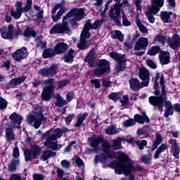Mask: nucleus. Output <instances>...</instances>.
I'll return each instance as SVG.
<instances>
[{"label":"nucleus","mask_w":180,"mask_h":180,"mask_svg":"<svg viewBox=\"0 0 180 180\" xmlns=\"http://www.w3.org/2000/svg\"><path fill=\"white\" fill-rule=\"evenodd\" d=\"M118 158V161H113L110 164V167L115 168V172L118 175H122V174H124L126 176L130 175L133 171L131 160L124 153H120Z\"/></svg>","instance_id":"1"},{"label":"nucleus","mask_w":180,"mask_h":180,"mask_svg":"<svg viewBox=\"0 0 180 180\" xmlns=\"http://www.w3.org/2000/svg\"><path fill=\"white\" fill-rule=\"evenodd\" d=\"M164 75L160 76V85L162 86V94L160 96H150L149 97V102L153 106H157L160 112H162V107L164 106V101H167V89H165V84L164 82Z\"/></svg>","instance_id":"2"},{"label":"nucleus","mask_w":180,"mask_h":180,"mask_svg":"<svg viewBox=\"0 0 180 180\" xmlns=\"http://www.w3.org/2000/svg\"><path fill=\"white\" fill-rule=\"evenodd\" d=\"M43 84L44 87L41 93L42 101L49 102L54 95V90L56 89V84H54V79L50 78L44 81Z\"/></svg>","instance_id":"3"},{"label":"nucleus","mask_w":180,"mask_h":180,"mask_svg":"<svg viewBox=\"0 0 180 180\" xmlns=\"http://www.w3.org/2000/svg\"><path fill=\"white\" fill-rule=\"evenodd\" d=\"M32 0H27V2L25 4V6L22 8L23 2L17 1L15 4V11L11 10V15L14 19H20L22 13H26L32 9Z\"/></svg>","instance_id":"4"},{"label":"nucleus","mask_w":180,"mask_h":180,"mask_svg":"<svg viewBox=\"0 0 180 180\" xmlns=\"http://www.w3.org/2000/svg\"><path fill=\"white\" fill-rule=\"evenodd\" d=\"M61 136H63L61 129H56L53 134L46 140L44 146L50 147V148L54 150L61 148V145H57V139H60Z\"/></svg>","instance_id":"5"},{"label":"nucleus","mask_w":180,"mask_h":180,"mask_svg":"<svg viewBox=\"0 0 180 180\" xmlns=\"http://www.w3.org/2000/svg\"><path fill=\"white\" fill-rule=\"evenodd\" d=\"M70 26L68 25V20L64 16L62 24L55 25L49 31L50 34H57L60 33H68L70 32Z\"/></svg>","instance_id":"6"},{"label":"nucleus","mask_w":180,"mask_h":180,"mask_svg":"<svg viewBox=\"0 0 180 180\" xmlns=\"http://www.w3.org/2000/svg\"><path fill=\"white\" fill-rule=\"evenodd\" d=\"M108 71H110V64L109 61L101 59L98 62L94 70V74L96 77H99V75H103V74L108 72Z\"/></svg>","instance_id":"7"},{"label":"nucleus","mask_w":180,"mask_h":180,"mask_svg":"<svg viewBox=\"0 0 180 180\" xmlns=\"http://www.w3.org/2000/svg\"><path fill=\"white\" fill-rule=\"evenodd\" d=\"M102 25H103V19L97 20L93 24L91 22V20H86L83 28V34H86V37H91V32H89V30H91V29L96 30L99 29Z\"/></svg>","instance_id":"8"},{"label":"nucleus","mask_w":180,"mask_h":180,"mask_svg":"<svg viewBox=\"0 0 180 180\" xmlns=\"http://www.w3.org/2000/svg\"><path fill=\"white\" fill-rule=\"evenodd\" d=\"M46 117H44L41 112H35L27 117L29 124H32L33 123L35 129H39L41 125V122H46Z\"/></svg>","instance_id":"9"},{"label":"nucleus","mask_w":180,"mask_h":180,"mask_svg":"<svg viewBox=\"0 0 180 180\" xmlns=\"http://www.w3.org/2000/svg\"><path fill=\"white\" fill-rule=\"evenodd\" d=\"M110 56L117 62L115 66V70L117 72H120V71H123L126 68V58H124V56L116 52H111Z\"/></svg>","instance_id":"10"},{"label":"nucleus","mask_w":180,"mask_h":180,"mask_svg":"<svg viewBox=\"0 0 180 180\" xmlns=\"http://www.w3.org/2000/svg\"><path fill=\"white\" fill-rule=\"evenodd\" d=\"M84 15L85 10H84V8H74L68 13L65 17H66L67 20H68V18H72V16L75 18V20H82L85 16Z\"/></svg>","instance_id":"11"},{"label":"nucleus","mask_w":180,"mask_h":180,"mask_svg":"<svg viewBox=\"0 0 180 180\" xmlns=\"http://www.w3.org/2000/svg\"><path fill=\"white\" fill-rule=\"evenodd\" d=\"M41 150L38 146H32V151L30 150H27L24 154L25 157V161H32V160H35L37 155H40Z\"/></svg>","instance_id":"12"},{"label":"nucleus","mask_w":180,"mask_h":180,"mask_svg":"<svg viewBox=\"0 0 180 180\" xmlns=\"http://www.w3.org/2000/svg\"><path fill=\"white\" fill-rule=\"evenodd\" d=\"M57 65H52L49 68H44L40 70L39 72V75L41 77H54L57 74Z\"/></svg>","instance_id":"13"},{"label":"nucleus","mask_w":180,"mask_h":180,"mask_svg":"<svg viewBox=\"0 0 180 180\" xmlns=\"http://www.w3.org/2000/svg\"><path fill=\"white\" fill-rule=\"evenodd\" d=\"M96 58H98L96 51L94 49H91L87 56L84 58V63H87L89 67H95V64H96Z\"/></svg>","instance_id":"14"},{"label":"nucleus","mask_w":180,"mask_h":180,"mask_svg":"<svg viewBox=\"0 0 180 180\" xmlns=\"http://www.w3.org/2000/svg\"><path fill=\"white\" fill-rule=\"evenodd\" d=\"M84 30H82L80 34V39L79 44H77L78 49L80 50H86L89 46H91V41L87 40L86 39H89L90 37H86L85 34H84Z\"/></svg>","instance_id":"15"},{"label":"nucleus","mask_w":180,"mask_h":180,"mask_svg":"<svg viewBox=\"0 0 180 180\" xmlns=\"http://www.w3.org/2000/svg\"><path fill=\"white\" fill-rule=\"evenodd\" d=\"M139 78L142 80V85L147 86L150 84V72L146 68H140Z\"/></svg>","instance_id":"16"},{"label":"nucleus","mask_w":180,"mask_h":180,"mask_svg":"<svg viewBox=\"0 0 180 180\" xmlns=\"http://www.w3.org/2000/svg\"><path fill=\"white\" fill-rule=\"evenodd\" d=\"M27 49L25 47H22L20 49L15 51V52L13 53L12 57L14 60L17 61H20L21 60H25L26 57H27Z\"/></svg>","instance_id":"17"},{"label":"nucleus","mask_w":180,"mask_h":180,"mask_svg":"<svg viewBox=\"0 0 180 180\" xmlns=\"http://www.w3.org/2000/svg\"><path fill=\"white\" fill-rule=\"evenodd\" d=\"M167 44L170 49L178 50L180 47V36L178 34H174L172 38L167 39Z\"/></svg>","instance_id":"18"},{"label":"nucleus","mask_w":180,"mask_h":180,"mask_svg":"<svg viewBox=\"0 0 180 180\" xmlns=\"http://www.w3.org/2000/svg\"><path fill=\"white\" fill-rule=\"evenodd\" d=\"M109 16L112 20H119L120 19V7L117 3L115 4L114 8L111 7L109 11Z\"/></svg>","instance_id":"19"},{"label":"nucleus","mask_w":180,"mask_h":180,"mask_svg":"<svg viewBox=\"0 0 180 180\" xmlns=\"http://www.w3.org/2000/svg\"><path fill=\"white\" fill-rule=\"evenodd\" d=\"M148 46V39L146 37H140L136 41L134 50L140 51V50H146Z\"/></svg>","instance_id":"20"},{"label":"nucleus","mask_w":180,"mask_h":180,"mask_svg":"<svg viewBox=\"0 0 180 180\" xmlns=\"http://www.w3.org/2000/svg\"><path fill=\"white\" fill-rule=\"evenodd\" d=\"M129 82L131 89L135 91V92L140 91L144 86L143 82H141L137 78H131L129 80Z\"/></svg>","instance_id":"21"},{"label":"nucleus","mask_w":180,"mask_h":180,"mask_svg":"<svg viewBox=\"0 0 180 180\" xmlns=\"http://www.w3.org/2000/svg\"><path fill=\"white\" fill-rule=\"evenodd\" d=\"M101 141H102V138H98L96 135H93L91 137H89V143L91 147L94 148V151H98Z\"/></svg>","instance_id":"22"},{"label":"nucleus","mask_w":180,"mask_h":180,"mask_svg":"<svg viewBox=\"0 0 180 180\" xmlns=\"http://www.w3.org/2000/svg\"><path fill=\"white\" fill-rule=\"evenodd\" d=\"M9 119L11 122L13 123L15 127H20L22 120H23V117L16 112L11 114Z\"/></svg>","instance_id":"23"},{"label":"nucleus","mask_w":180,"mask_h":180,"mask_svg":"<svg viewBox=\"0 0 180 180\" xmlns=\"http://www.w3.org/2000/svg\"><path fill=\"white\" fill-rule=\"evenodd\" d=\"M169 143L172 147V153L175 158H179L180 148L179 145L176 143L175 139H170Z\"/></svg>","instance_id":"24"},{"label":"nucleus","mask_w":180,"mask_h":180,"mask_svg":"<svg viewBox=\"0 0 180 180\" xmlns=\"http://www.w3.org/2000/svg\"><path fill=\"white\" fill-rule=\"evenodd\" d=\"M5 140L6 143H12V141H15V132H13V129L11 127L6 128Z\"/></svg>","instance_id":"25"},{"label":"nucleus","mask_w":180,"mask_h":180,"mask_svg":"<svg viewBox=\"0 0 180 180\" xmlns=\"http://www.w3.org/2000/svg\"><path fill=\"white\" fill-rule=\"evenodd\" d=\"M169 56V52L165 51H161L159 54L160 64H162L163 65L169 64V61H171V57Z\"/></svg>","instance_id":"26"},{"label":"nucleus","mask_w":180,"mask_h":180,"mask_svg":"<svg viewBox=\"0 0 180 180\" xmlns=\"http://www.w3.org/2000/svg\"><path fill=\"white\" fill-rule=\"evenodd\" d=\"M26 81L25 76H21L20 77L13 78L8 83L9 88H15L18 86V85H20V84H23Z\"/></svg>","instance_id":"27"},{"label":"nucleus","mask_w":180,"mask_h":180,"mask_svg":"<svg viewBox=\"0 0 180 180\" xmlns=\"http://www.w3.org/2000/svg\"><path fill=\"white\" fill-rule=\"evenodd\" d=\"M150 9L153 12H160V8L164 6V0H152Z\"/></svg>","instance_id":"28"},{"label":"nucleus","mask_w":180,"mask_h":180,"mask_svg":"<svg viewBox=\"0 0 180 180\" xmlns=\"http://www.w3.org/2000/svg\"><path fill=\"white\" fill-rule=\"evenodd\" d=\"M142 115H143L141 116L139 114H136L134 117V122H137V123H140L141 124H143V123H146H146H148L150 122V119L147 115H146V112H143Z\"/></svg>","instance_id":"29"},{"label":"nucleus","mask_w":180,"mask_h":180,"mask_svg":"<svg viewBox=\"0 0 180 180\" xmlns=\"http://www.w3.org/2000/svg\"><path fill=\"white\" fill-rule=\"evenodd\" d=\"M66 50H68V45L64 42H61L56 45L54 53H56V54H61Z\"/></svg>","instance_id":"30"},{"label":"nucleus","mask_w":180,"mask_h":180,"mask_svg":"<svg viewBox=\"0 0 180 180\" xmlns=\"http://www.w3.org/2000/svg\"><path fill=\"white\" fill-rule=\"evenodd\" d=\"M1 37L6 39H13V25H9L8 32H2Z\"/></svg>","instance_id":"31"},{"label":"nucleus","mask_w":180,"mask_h":180,"mask_svg":"<svg viewBox=\"0 0 180 180\" xmlns=\"http://www.w3.org/2000/svg\"><path fill=\"white\" fill-rule=\"evenodd\" d=\"M158 12H153L151 6H148L146 11V15L150 23H154L155 22V18L153 16V15H156Z\"/></svg>","instance_id":"32"},{"label":"nucleus","mask_w":180,"mask_h":180,"mask_svg":"<svg viewBox=\"0 0 180 180\" xmlns=\"http://www.w3.org/2000/svg\"><path fill=\"white\" fill-rule=\"evenodd\" d=\"M111 37L115 40L117 39L119 41H123L124 40V35L120 30H115L111 32Z\"/></svg>","instance_id":"33"},{"label":"nucleus","mask_w":180,"mask_h":180,"mask_svg":"<svg viewBox=\"0 0 180 180\" xmlns=\"http://www.w3.org/2000/svg\"><path fill=\"white\" fill-rule=\"evenodd\" d=\"M56 152H53V150H45L44 152H42L41 158L44 161H46V160H49V158H51V157H56Z\"/></svg>","instance_id":"34"},{"label":"nucleus","mask_w":180,"mask_h":180,"mask_svg":"<svg viewBox=\"0 0 180 180\" xmlns=\"http://www.w3.org/2000/svg\"><path fill=\"white\" fill-rule=\"evenodd\" d=\"M102 146L104 153H106L107 157H110L111 158L115 157V153L109 151V150H110V143H109V142H103Z\"/></svg>","instance_id":"35"},{"label":"nucleus","mask_w":180,"mask_h":180,"mask_svg":"<svg viewBox=\"0 0 180 180\" xmlns=\"http://www.w3.org/2000/svg\"><path fill=\"white\" fill-rule=\"evenodd\" d=\"M172 15H173L172 12L162 11L160 13V19L165 23H169Z\"/></svg>","instance_id":"36"},{"label":"nucleus","mask_w":180,"mask_h":180,"mask_svg":"<svg viewBox=\"0 0 180 180\" xmlns=\"http://www.w3.org/2000/svg\"><path fill=\"white\" fill-rule=\"evenodd\" d=\"M135 23L141 33H143L144 34H147V33H148V30H147V27L141 23V20H140L139 17L135 18Z\"/></svg>","instance_id":"37"},{"label":"nucleus","mask_w":180,"mask_h":180,"mask_svg":"<svg viewBox=\"0 0 180 180\" xmlns=\"http://www.w3.org/2000/svg\"><path fill=\"white\" fill-rule=\"evenodd\" d=\"M23 34H24L25 37H36V36H37L36 31L30 27H27L25 29Z\"/></svg>","instance_id":"38"},{"label":"nucleus","mask_w":180,"mask_h":180,"mask_svg":"<svg viewBox=\"0 0 180 180\" xmlns=\"http://www.w3.org/2000/svg\"><path fill=\"white\" fill-rule=\"evenodd\" d=\"M86 116H88V112H84L82 115L77 117V122L75 124V127H81L82 126V123H84V120L86 119Z\"/></svg>","instance_id":"39"},{"label":"nucleus","mask_w":180,"mask_h":180,"mask_svg":"<svg viewBox=\"0 0 180 180\" xmlns=\"http://www.w3.org/2000/svg\"><path fill=\"white\" fill-rule=\"evenodd\" d=\"M64 57L65 63H72L74 61V50L70 49Z\"/></svg>","instance_id":"40"},{"label":"nucleus","mask_w":180,"mask_h":180,"mask_svg":"<svg viewBox=\"0 0 180 180\" xmlns=\"http://www.w3.org/2000/svg\"><path fill=\"white\" fill-rule=\"evenodd\" d=\"M119 131L116 129V125H111L106 128L105 134L108 136H115V134H117Z\"/></svg>","instance_id":"41"},{"label":"nucleus","mask_w":180,"mask_h":180,"mask_svg":"<svg viewBox=\"0 0 180 180\" xmlns=\"http://www.w3.org/2000/svg\"><path fill=\"white\" fill-rule=\"evenodd\" d=\"M56 106H58L59 108H63L64 105H67V101L64 100L61 96L58 95L56 96V101L55 102Z\"/></svg>","instance_id":"42"},{"label":"nucleus","mask_w":180,"mask_h":180,"mask_svg":"<svg viewBox=\"0 0 180 180\" xmlns=\"http://www.w3.org/2000/svg\"><path fill=\"white\" fill-rule=\"evenodd\" d=\"M165 40H167V37L161 34H157L154 39L155 43H160L162 46L165 44Z\"/></svg>","instance_id":"43"},{"label":"nucleus","mask_w":180,"mask_h":180,"mask_svg":"<svg viewBox=\"0 0 180 180\" xmlns=\"http://www.w3.org/2000/svg\"><path fill=\"white\" fill-rule=\"evenodd\" d=\"M162 143V136L160 134V133L156 134L155 136V141L153 143V147L154 148V150L160 146Z\"/></svg>","instance_id":"44"},{"label":"nucleus","mask_w":180,"mask_h":180,"mask_svg":"<svg viewBox=\"0 0 180 180\" xmlns=\"http://www.w3.org/2000/svg\"><path fill=\"white\" fill-rule=\"evenodd\" d=\"M150 130V128L148 125L145 126L141 129H138L137 134L138 136H144L146 134H148V131Z\"/></svg>","instance_id":"45"},{"label":"nucleus","mask_w":180,"mask_h":180,"mask_svg":"<svg viewBox=\"0 0 180 180\" xmlns=\"http://www.w3.org/2000/svg\"><path fill=\"white\" fill-rule=\"evenodd\" d=\"M42 56L44 58H49L50 57H53V56H54V51H53V49H46L44 51Z\"/></svg>","instance_id":"46"},{"label":"nucleus","mask_w":180,"mask_h":180,"mask_svg":"<svg viewBox=\"0 0 180 180\" xmlns=\"http://www.w3.org/2000/svg\"><path fill=\"white\" fill-rule=\"evenodd\" d=\"M160 46H155L150 48V49L148 51L149 56H155V54H158L160 53Z\"/></svg>","instance_id":"47"},{"label":"nucleus","mask_w":180,"mask_h":180,"mask_svg":"<svg viewBox=\"0 0 180 180\" xmlns=\"http://www.w3.org/2000/svg\"><path fill=\"white\" fill-rule=\"evenodd\" d=\"M136 124V121L133 119H129L123 122L122 125L124 127H131Z\"/></svg>","instance_id":"48"},{"label":"nucleus","mask_w":180,"mask_h":180,"mask_svg":"<svg viewBox=\"0 0 180 180\" xmlns=\"http://www.w3.org/2000/svg\"><path fill=\"white\" fill-rule=\"evenodd\" d=\"M63 13H64V10L60 9L58 12L57 15H52V19H53V22H58V20H60V19Z\"/></svg>","instance_id":"49"},{"label":"nucleus","mask_w":180,"mask_h":180,"mask_svg":"<svg viewBox=\"0 0 180 180\" xmlns=\"http://www.w3.org/2000/svg\"><path fill=\"white\" fill-rule=\"evenodd\" d=\"M151 156L148 155H145L141 158V160L142 162H143V164H150L151 162Z\"/></svg>","instance_id":"50"},{"label":"nucleus","mask_w":180,"mask_h":180,"mask_svg":"<svg viewBox=\"0 0 180 180\" xmlns=\"http://www.w3.org/2000/svg\"><path fill=\"white\" fill-rule=\"evenodd\" d=\"M75 118V114H68L67 117L65 118V122L66 124H70L71 122H72V120Z\"/></svg>","instance_id":"51"},{"label":"nucleus","mask_w":180,"mask_h":180,"mask_svg":"<svg viewBox=\"0 0 180 180\" xmlns=\"http://www.w3.org/2000/svg\"><path fill=\"white\" fill-rule=\"evenodd\" d=\"M68 80H61L58 82V88L57 89H60L61 88H64L68 85Z\"/></svg>","instance_id":"52"},{"label":"nucleus","mask_w":180,"mask_h":180,"mask_svg":"<svg viewBox=\"0 0 180 180\" xmlns=\"http://www.w3.org/2000/svg\"><path fill=\"white\" fill-rule=\"evenodd\" d=\"M8 106V101L5 100L4 98L0 97V110L1 109H6Z\"/></svg>","instance_id":"53"},{"label":"nucleus","mask_w":180,"mask_h":180,"mask_svg":"<svg viewBox=\"0 0 180 180\" xmlns=\"http://www.w3.org/2000/svg\"><path fill=\"white\" fill-rule=\"evenodd\" d=\"M16 169V160H12L8 165V171L13 172Z\"/></svg>","instance_id":"54"},{"label":"nucleus","mask_w":180,"mask_h":180,"mask_svg":"<svg viewBox=\"0 0 180 180\" xmlns=\"http://www.w3.org/2000/svg\"><path fill=\"white\" fill-rule=\"evenodd\" d=\"M122 25L123 26H130L131 25V22L129 21L124 13H122Z\"/></svg>","instance_id":"55"},{"label":"nucleus","mask_w":180,"mask_h":180,"mask_svg":"<svg viewBox=\"0 0 180 180\" xmlns=\"http://www.w3.org/2000/svg\"><path fill=\"white\" fill-rule=\"evenodd\" d=\"M91 84L94 85L95 88L99 89L101 88V81L98 79H93L91 80Z\"/></svg>","instance_id":"56"},{"label":"nucleus","mask_w":180,"mask_h":180,"mask_svg":"<svg viewBox=\"0 0 180 180\" xmlns=\"http://www.w3.org/2000/svg\"><path fill=\"white\" fill-rule=\"evenodd\" d=\"M75 162L79 168H84V161L82 160L81 158L77 157Z\"/></svg>","instance_id":"57"},{"label":"nucleus","mask_w":180,"mask_h":180,"mask_svg":"<svg viewBox=\"0 0 180 180\" xmlns=\"http://www.w3.org/2000/svg\"><path fill=\"white\" fill-rule=\"evenodd\" d=\"M109 99L112 101H118L119 100V94L117 93H111L108 95Z\"/></svg>","instance_id":"58"},{"label":"nucleus","mask_w":180,"mask_h":180,"mask_svg":"<svg viewBox=\"0 0 180 180\" xmlns=\"http://www.w3.org/2000/svg\"><path fill=\"white\" fill-rule=\"evenodd\" d=\"M60 164L63 168H65V169H67V168H70V166L71 165V162L65 160H62Z\"/></svg>","instance_id":"59"},{"label":"nucleus","mask_w":180,"mask_h":180,"mask_svg":"<svg viewBox=\"0 0 180 180\" xmlns=\"http://www.w3.org/2000/svg\"><path fill=\"white\" fill-rule=\"evenodd\" d=\"M120 147H121V144H120V141H119V139L117 140H115L113 142V148L115 150H119Z\"/></svg>","instance_id":"60"},{"label":"nucleus","mask_w":180,"mask_h":180,"mask_svg":"<svg viewBox=\"0 0 180 180\" xmlns=\"http://www.w3.org/2000/svg\"><path fill=\"white\" fill-rule=\"evenodd\" d=\"M34 180H43L44 179V176L41 174H34L32 176Z\"/></svg>","instance_id":"61"},{"label":"nucleus","mask_w":180,"mask_h":180,"mask_svg":"<svg viewBox=\"0 0 180 180\" xmlns=\"http://www.w3.org/2000/svg\"><path fill=\"white\" fill-rule=\"evenodd\" d=\"M146 63H147L148 67H150V68H153V69L157 68V65L155 64V63H154V61H153L151 60H147Z\"/></svg>","instance_id":"62"},{"label":"nucleus","mask_w":180,"mask_h":180,"mask_svg":"<svg viewBox=\"0 0 180 180\" xmlns=\"http://www.w3.org/2000/svg\"><path fill=\"white\" fill-rule=\"evenodd\" d=\"M13 158H19V148L18 146H15L13 149Z\"/></svg>","instance_id":"63"},{"label":"nucleus","mask_w":180,"mask_h":180,"mask_svg":"<svg viewBox=\"0 0 180 180\" xmlns=\"http://www.w3.org/2000/svg\"><path fill=\"white\" fill-rule=\"evenodd\" d=\"M11 180H22V176L19 174H13L11 177Z\"/></svg>","instance_id":"64"}]
</instances>
